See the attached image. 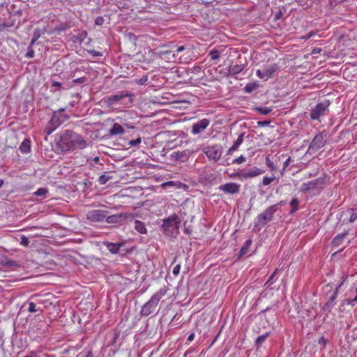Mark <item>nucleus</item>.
<instances>
[{
	"label": "nucleus",
	"instance_id": "nucleus-1",
	"mask_svg": "<svg viewBox=\"0 0 357 357\" xmlns=\"http://www.w3.org/2000/svg\"><path fill=\"white\" fill-rule=\"evenodd\" d=\"M166 294L167 290L165 288L160 289L147 302L143 305L140 311V314L143 317H147L153 313L159 301L165 296Z\"/></svg>",
	"mask_w": 357,
	"mask_h": 357
},
{
	"label": "nucleus",
	"instance_id": "nucleus-2",
	"mask_svg": "<svg viewBox=\"0 0 357 357\" xmlns=\"http://www.w3.org/2000/svg\"><path fill=\"white\" fill-rule=\"evenodd\" d=\"M64 110L65 109H60L58 112H54L45 128V132L47 135H50L59 126L69 119L68 114H61Z\"/></svg>",
	"mask_w": 357,
	"mask_h": 357
},
{
	"label": "nucleus",
	"instance_id": "nucleus-3",
	"mask_svg": "<svg viewBox=\"0 0 357 357\" xmlns=\"http://www.w3.org/2000/svg\"><path fill=\"white\" fill-rule=\"evenodd\" d=\"M76 133L67 130L61 135L59 142V146L63 151H69L75 149Z\"/></svg>",
	"mask_w": 357,
	"mask_h": 357
},
{
	"label": "nucleus",
	"instance_id": "nucleus-4",
	"mask_svg": "<svg viewBox=\"0 0 357 357\" xmlns=\"http://www.w3.org/2000/svg\"><path fill=\"white\" fill-rule=\"evenodd\" d=\"M264 171L257 167H253L249 169H243L230 175L231 178H238L240 180L248 179L256 177L263 174Z\"/></svg>",
	"mask_w": 357,
	"mask_h": 357
},
{
	"label": "nucleus",
	"instance_id": "nucleus-5",
	"mask_svg": "<svg viewBox=\"0 0 357 357\" xmlns=\"http://www.w3.org/2000/svg\"><path fill=\"white\" fill-rule=\"evenodd\" d=\"M327 134L322 132L317 135L312 139L307 149V153H313L325 146L326 142Z\"/></svg>",
	"mask_w": 357,
	"mask_h": 357
},
{
	"label": "nucleus",
	"instance_id": "nucleus-6",
	"mask_svg": "<svg viewBox=\"0 0 357 357\" xmlns=\"http://www.w3.org/2000/svg\"><path fill=\"white\" fill-rule=\"evenodd\" d=\"M330 102L325 100L321 102H319L311 111L310 117L313 120H317L321 116L328 114L329 109L328 107Z\"/></svg>",
	"mask_w": 357,
	"mask_h": 357
},
{
	"label": "nucleus",
	"instance_id": "nucleus-7",
	"mask_svg": "<svg viewBox=\"0 0 357 357\" xmlns=\"http://www.w3.org/2000/svg\"><path fill=\"white\" fill-rule=\"evenodd\" d=\"M324 184V179L322 178H318L314 180L310 181L307 183H303L301 188L300 191L301 192H314L319 191L323 188Z\"/></svg>",
	"mask_w": 357,
	"mask_h": 357
},
{
	"label": "nucleus",
	"instance_id": "nucleus-8",
	"mask_svg": "<svg viewBox=\"0 0 357 357\" xmlns=\"http://www.w3.org/2000/svg\"><path fill=\"white\" fill-rule=\"evenodd\" d=\"M278 70V65L275 63H271L264 66L263 70L258 69L256 71L257 76L264 80H267L273 77L274 74Z\"/></svg>",
	"mask_w": 357,
	"mask_h": 357
},
{
	"label": "nucleus",
	"instance_id": "nucleus-9",
	"mask_svg": "<svg viewBox=\"0 0 357 357\" xmlns=\"http://www.w3.org/2000/svg\"><path fill=\"white\" fill-rule=\"evenodd\" d=\"M179 223L180 220L178 217L176 213H174L163 220L162 227L165 231H168L177 229L178 228Z\"/></svg>",
	"mask_w": 357,
	"mask_h": 357
},
{
	"label": "nucleus",
	"instance_id": "nucleus-10",
	"mask_svg": "<svg viewBox=\"0 0 357 357\" xmlns=\"http://www.w3.org/2000/svg\"><path fill=\"white\" fill-rule=\"evenodd\" d=\"M277 210L278 205L270 206L263 213L257 216L258 222L262 225H266L272 219L273 214L277 211Z\"/></svg>",
	"mask_w": 357,
	"mask_h": 357
},
{
	"label": "nucleus",
	"instance_id": "nucleus-11",
	"mask_svg": "<svg viewBox=\"0 0 357 357\" xmlns=\"http://www.w3.org/2000/svg\"><path fill=\"white\" fill-rule=\"evenodd\" d=\"M126 97L130 98L129 102L130 103H132L133 94L130 91H119L117 93L108 97L107 103L111 106L116 104V102H120L121 100Z\"/></svg>",
	"mask_w": 357,
	"mask_h": 357
},
{
	"label": "nucleus",
	"instance_id": "nucleus-12",
	"mask_svg": "<svg viewBox=\"0 0 357 357\" xmlns=\"http://www.w3.org/2000/svg\"><path fill=\"white\" fill-rule=\"evenodd\" d=\"M203 152L208 159L214 161H218L222 155V151L218 145L206 146L203 149Z\"/></svg>",
	"mask_w": 357,
	"mask_h": 357
},
{
	"label": "nucleus",
	"instance_id": "nucleus-13",
	"mask_svg": "<svg viewBox=\"0 0 357 357\" xmlns=\"http://www.w3.org/2000/svg\"><path fill=\"white\" fill-rule=\"evenodd\" d=\"M108 214V212L104 210H92L87 213L86 218L91 222H102Z\"/></svg>",
	"mask_w": 357,
	"mask_h": 357
},
{
	"label": "nucleus",
	"instance_id": "nucleus-14",
	"mask_svg": "<svg viewBox=\"0 0 357 357\" xmlns=\"http://www.w3.org/2000/svg\"><path fill=\"white\" fill-rule=\"evenodd\" d=\"M185 50V47L183 45L181 46H174L171 50H163L160 51L158 54L160 57L165 56L167 59L170 60L172 59L175 58L176 54H178Z\"/></svg>",
	"mask_w": 357,
	"mask_h": 357
},
{
	"label": "nucleus",
	"instance_id": "nucleus-15",
	"mask_svg": "<svg viewBox=\"0 0 357 357\" xmlns=\"http://www.w3.org/2000/svg\"><path fill=\"white\" fill-rule=\"evenodd\" d=\"M219 190L224 192L226 194H237L240 192L241 185L236 183H227L219 187Z\"/></svg>",
	"mask_w": 357,
	"mask_h": 357
},
{
	"label": "nucleus",
	"instance_id": "nucleus-16",
	"mask_svg": "<svg viewBox=\"0 0 357 357\" xmlns=\"http://www.w3.org/2000/svg\"><path fill=\"white\" fill-rule=\"evenodd\" d=\"M210 124L208 119H202L198 122L194 123L192 126L191 132L193 135H197L203 132Z\"/></svg>",
	"mask_w": 357,
	"mask_h": 357
},
{
	"label": "nucleus",
	"instance_id": "nucleus-17",
	"mask_svg": "<svg viewBox=\"0 0 357 357\" xmlns=\"http://www.w3.org/2000/svg\"><path fill=\"white\" fill-rule=\"evenodd\" d=\"M104 245L109 250V251L112 254H116L119 252L120 248L123 245V243H114L112 242H105Z\"/></svg>",
	"mask_w": 357,
	"mask_h": 357
},
{
	"label": "nucleus",
	"instance_id": "nucleus-18",
	"mask_svg": "<svg viewBox=\"0 0 357 357\" xmlns=\"http://www.w3.org/2000/svg\"><path fill=\"white\" fill-rule=\"evenodd\" d=\"M87 33L85 31H79L71 37V40L75 43H82L86 38Z\"/></svg>",
	"mask_w": 357,
	"mask_h": 357
},
{
	"label": "nucleus",
	"instance_id": "nucleus-19",
	"mask_svg": "<svg viewBox=\"0 0 357 357\" xmlns=\"http://www.w3.org/2000/svg\"><path fill=\"white\" fill-rule=\"evenodd\" d=\"M243 136L244 133H242L238 135L237 139L234 142V144L231 146V147L228 150L227 154H233V153L238 149L239 146L243 143Z\"/></svg>",
	"mask_w": 357,
	"mask_h": 357
},
{
	"label": "nucleus",
	"instance_id": "nucleus-20",
	"mask_svg": "<svg viewBox=\"0 0 357 357\" xmlns=\"http://www.w3.org/2000/svg\"><path fill=\"white\" fill-rule=\"evenodd\" d=\"M109 133L112 135H123L125 133V130L119 123H115L109 130Z\"/></svg>",
	"mask_w": 357,
	"mask_h": 357
},
{
	"label": "nucleus",
	"instance_id": "nucleus-21",
	"mask_svg": "<svg viewBox=\"0 0 357 357\" xmlns=\"http://www.w3.org/2000/svg\"><path fill=\"white\" fill-rule=\"evenodd\" d=\"M348 234V231H344L342 234H337L332 241V245L334 247H337L342 245L345 236Z\"/></svg>",
	"mask_w": 357,
	"mask_h": 357
},
{
	"label": "nucleus",
	"instance_id": "nucleus-22",
	"mask_svg": "<svg viewBox=\"0 0 357 357\" xmlns=\"http://www.w3.org/2000/svg\"><path fill=\"white\" fill-rule=\"evenodd\" d=\"M124 218V215L123 214H116V215H107L106 222L107 223H119L123 218Z\"/></svg>",
	"mask_w": 357,
	"mask_h": 357
},
{
	"label": "nucleus",
	"instance_id": "nucleus-23",
	"mask_svg": "<svg viewBox=\"0 0 357 357\" xmlns=\"http://www.w3.org/2000/svg\"><path fill=\"white\" fill-rule=\"evenodd\" d=\"M244 66L242 64H236L229 67V74L235 75L243 71Z\"/></svg>",
	"mask_w": 357,
	"mask_h": 357
},
{
	"label": "nucleus",
	"instance_id": "nucleus-24",
	"mask_svg": "<svg viewBox=\"0 0 357 357\" xmlns=\"http://www.w3.org/2000/svg\"><path fill=\"white\" fill-rule=\"evenodd\" d=\"M135 229L142 234H145L147 232L145 224L140 220H135Z\"/></svg>",
	"mask_w": 357,
	"mask_h": 357
},
{
	"label": "nucleus",
	"instance_id": "nucleus-25",
	"mask_svg": "<svg viewBox=\"0 0 357 357\" xmlns=\"http://www.w3.org/2000/svg\"><path fill=\"white\" fill-rule=\"evenodd\" d=\"M31 141L25 139L20 146V150L22 153H27L30 151Z\"/></svg>",
	"mask_w": 357,
	"mask_h": 357
},
{
	"label": "nucleus",
	"instance_id": "nucleus-26",
	"mask_svg": "<svg viewBox=\"0 0 357 357\" xmlns=\"http://www.w3.org/2000/svg\"><path fill=\"white\" fill-rule=\"evenodd\" d=\"M338 289L337 288L333 292V295L330 296L329 300L325 304L324 308L333 307L335 304V301L337 297Z\"/></svg>",
	"mask_w": 357,
	"mask_h": 357
},
{
	"label": "nucleus",
	"instance_id": "nucleus-27",
	"mask_svg": "<svg viewBox=\"0 0 357 357\" xmlns=\"http://www.w3.org/2000/svg\"><path fill=\"white\" fill-rule=\"evenodd\" d=\"M75 140V149H84L86 147V141L80 136L76 134Z\"/></svg>",
	"mask_w": 357,
	"mask_h": 357
},
{
	"label": "nucleus",
	"instance_id": "nucleus-28",
	"mask_svg": "<svg viewBox=\"0 0 357 357\" xmlns=\"http://www.w3.org/2000/svg\"><path fill=\"white\" fill-rule=\"evenodd\" d=\"M112 178L113 176L111 175V173H105L99 176L98 182L100 184L104 185Z\"/></svg>",
	"mask_w": 357,
	"mask_h": 357
},
{
	"label": "nucleus",
	"instance_id": "nucleus-29",
	"mask_svg": "<svg viewBox=\"0 0 357 357\" xmlns=\"http://www.w3.org/2000/svg\"><path fill=\"white\" fill-rule=\"evenodd\" d=\"M259 86L257 82H252L246 84L244 88V90L246 93H250L253 91L256 90Z\"/></svg>",
	"mask_w": 357,
	"mask_h": 357
},
{
	"label": "nucleus",
	"instance_id": "nucleus-30",
	"mask_svg": "<svg viewBox=\"0 0 357 357\" xmlns=\"http://www.w3.org/2000/svg\"><path fill=\"white\" fill-rule=\"evenodd\" d=\"M24 357H49L48 354L42 351H31L29 355Z\"/></svg>",
	"mask_w": 357,
	"mask_h": 357
},
{
	"label": "nucleus",
	"instance_id": "nucleus-31",
	"mask_svg": "<svg viewBox=\"0 0 357 357\" xmlns=\"http://www.w3.org/2000/svg\"><path fill=\"white\" fill-rule=\"evenodd\" d=\"M299 200L298 198L294 197L290 202V206L291 208V213H294L298 209Z\"/></svg>",
	"mask_w": 357,
	"mask_h": 357
},
{
	"label": "nucleus",
	"instance_id": "nucleus-32",
	"mask_svg": "<svg viewBox=\"0 0 357 357\" xmlns=\"http://www.w3.org/2000/svg\"><path fill=\"white\" fill-rule=\"evenodd\" d=\"M251 243H252L251 240H247L245 241L244 245L240 250V252H239L240 257L243 256L248 252V250L251 245Z\"/></svg>",
	"mask_w": 357,
	"mask_h": 357
},
{
	"label": "nucleus",
	"instance_id": "nucleus-33",
	"mask_svg": "<svg viewBox=\"0 0 357 357\" xmlns=\"http://www.w3.org/2000/svg\"><path fill=\"white\" fill-rule=\"evenodd\" d=\"M269 335V333H266L260 336H259L256 340V344L257 347L261 346L266 340L268 336Z\"/></svg>",
	"mask_w": 357,
	"mask_h": 357
},
{
	"label": "nucleus",
	"instance_id": "nucleus-34",
	"mask_svg": "<svg viewBox=\"0 0 357 357\" xmlns=\"http://www.w3.org/2000/svg\"><path fill=\"white\" fill-rule=\"evenodd\" d=\"M349 213L350 214L349 222H354L357 219V209L356 208H350L349 210Z\"/></svg>",
	"mask_w": 357,
	"mask_h": 357
},
{
	"label": "nucleus",
	"instance_id": "nucleus-35",
	"mask_svg": "<svg viewBox=\"0 0 357 357\" xmlns=\"http://www.w3.org/2000/svg\"><path fill=\"white\" fill-rule=\"evenodd\" d=\"M266 165L271 172H274L276 170V166L274 165L273 162L270 159L269 157L266 158Z\"/></svg>",
	"mask_w": 357,
	"mask_h": 357
},
{
	"label": "nucleus",
	"instance_id": "nucleus-36",
	"mask_svg": "<svg viewBox=\"0 0 357 357\" xmlns=\"http://www.w3.org/2000/svg\"><path fill=\"white\" fill-rule=\"evenodd\" d=\"M28 305H29V307H28L27 310L29 312H36L40 310V307H36V305L32 301H29Z\"/></svg>",
	"mask_w": 357,
	"mask_h": 357
},
{
	"label": "nucleus",
	"instance_id": "nucleus-37",
	"mask_svg": "<svg viewBox=\"0 0 357 357\" xmlns=\"http://www.w3.org/2000/svg\"><path fill=\"white\" fill-rule=\"evenodd\" d=\"M208 55L211 60H215L220 58V52L217 50H212Z\"/></svg>",
	"mask_w": 357,
	"mask_h": 357
},
{
	"label": "nucleus",
	"instance_id": "nucleus-38",
	"mask_svg": "<svg viewBox=\"0 0 357 357\" xmlns=\"http://www.w3.org/2000/svg\"><path fill=\"white\" fill-rule=\"evenodd\" d=\"M47 190L46 188H40L39 189H38L36 192H35V195L36 196H42V197H45L46 195V194L47 193Z\"/></svg>",
	"mask_w": 357,
	"mask_h": 357
},
{
	"label": "nucleus",
	"instance_id": "nucleus-39",
	"mask_svg": "<svg viewBox=\"0 0 357 357\" xmlns=\"http://www.w3.org/2000/svg\"><path fill=\"white\" fill-rule=\"evenodd\" d=\"M148 79H149L148 75H144L140 79H136L135 80V82L139 85H144L146 83V82L148 81Z\"/></svg>",
	"mask_w": 357,
	"mask_h": 357
},
{
	"label": "nucleus",
	"instance_id": "nucleus-40",
	"mask_svg": "<svg viewBox=\"0 0 357 357\" xmlns=\"http://www.w3.org/2000/svg\"><path fill=\"white\" fill-rule=\"evenodd\" d=\"M275 179V177L274 176L272 177L264 176L262 180V183L264 185H268Z\"/></svg>",
	"mask_w": 357,
	"mask_h": 357
},
{
	"label": "nucleus",
	"instance_id": "nucleus-41",
	"mask_svg": "<svg viewBox=\"0 0 357 357\" xmlns=\"http://www.w3.org/2000/svg\"><path fill=\"white\" fill-rule=\"evenodd\" d=\"M257 110L261 114H268L271 113V112L272 111V109L269 107H258L257 108Z\"/></svg>",
	"mask_w": 357,
	"mask_h": 357
},
{
	"label": "nucleus",
	"instance_id": "nucleus-42",
	"mask_svg": "<svg viewBox=\"0 0 357 357\" xmlns=\"http://www.w3.org/2000/svg\"><path fill=\"white\" fill-rule=\"evenodd\" d=\"M246 160V158L243 155H241L240 156H238V158H235L234 160H233V164H238V165H240V164H242L243 162H245Z\"/></svg>",
	"mask_w": 357,
	"mask_h": 357
},
{
	"label": "nucleus",
	"instance_id": "nucleus-43",
	"mask_svg": "<svg viewBox=\"0 0 357 357\" xmlns=\"http://www.w3.org/2000/svg\"><path fill=\"white\" fill-rule=\"evenodd\" d=\"M20 244L24 246H28L29 244V239L25 236L21 237Z\"/></svg>",
	"mask_w": 357,
	"mask_h": 357
},
{
	"label": "nucleus",
	"instance_id": "nucleus-44",
	"mask_svg": "<svg viewBox=\"0 0 357 357\" xmlns=\"http://www.w3.org/2000/svg\"><path fill=\"white\" fill-rule=\"evenodd\" d=\"M34 56V51L31 47V45L29 47L28 52L26 54V57L28 59L33 58Z\"/></svg>",
	"mask_w": 357,
	"mask_h": 357
},
{
	"label": "nucleus",
	"instance_id": "nucleus-45",
	"mask_svg": "<svg viewBox=\"0 0 357 357\" xmlns=\"http://www.w3.org/2000/svg\"><path fill=\"white\" fill-rule=\"evenodd\" d=\"M180 271H181V265L180 264H176L172 269V273L175 275V276H177L179 273H180Z\"/></svg>",
	"mask_w": 357,
	"mask_h": 357
},
{
	"label": "nucleus",
	"instance_id": "nucleus-46",
	"mask_svg": "<svg viewBox=\"0 0 357 357\" xmlns=\"http://www.w3.org/2000/svg\"><path fill=\"white\" fill-rule=\"evenodd\" d=\"M318 343L323 347H325L328 343V340L324 336H322L318 340Z\"/></svg>",
	"mask_w": 357,
	"mask_h": 357
},
{
	"label": "nucleus",
	"instance_id": "nucleus-47",
	"mask_svg": "<svg viewBox=\"0 0 357 357\" xmlns=\"http://www.w3.org/2000/svg\"><path fill=\"white\" fill-rule=\"evenodd\" d=\"M140 143H141V138L140 137H138L137 139H136L135 140H131V141L129 142V144L130 146H137Z\"/></svg>",
	"mask_w": 357,
	"mask_h": 357
},
{
	"label": "nucleus",
	"instance_id": "nucleus-48",
	"mask_svg": "<svg viewBox=\"0 0 357 357\" xmlns=\"http://www.w3.org/2000/svg\"><path fill=\"white\" fill-rule=\"evenodd\" d=\"M291 162V158L290 156H289L283 163L282 171H284L288 167V166L289 165Z\"/></svg>",
	"mask_w": 357,
	"mask_h": 357
},
{
	"label": "nucleus",
	"instance_id": "nucleus-49",
	"mask_svg": "<svg viewBox=\"0 0 357 357\" xmlns=\"http://www.w3.org/2000/svg\"><path fill=\"white\" fill-rule=\"evenodd\" d=\"M103 22H104V19L102 17H98L95 20V23L97 25H102L103 24Z\"/></svg>",
	"mask_w": 357,
	"mask_h": 357
},
{
	"label": "nucleus",
	"instance_id": "nucleus-50",
	"mask_svg": "<svg viewBox=\"0 0 357 357\" xmlns=\"http://www.w3.org/2000/svg\"><path fill=\"white\" fill-rule=\"evenodd\" d=\"M269 121H259L258 125L261 126H265L269 124Z\"/></svg>",
	"mask_w": 357,
	"mask_h": 357
},
{
	"label": "nucleus",
	"instance_id": "nucleus-51",
	"mask_svg": "<svg viewBox=\"0 0 357 357\" xmlns=\"http://www.w3.org/2000/svg\"><path fill=\"white\" fill-rule=\"evenodd\" d=\"M52 86H56V87H61V83L59 82H57V81H53L52 82Z\"/></svg>",
	"mask_w": 357,
	"mask_h": 357
},
{
	"label": "nucleus",
	"instance_id": "nucleus-52",
	"mask_svg": "<svg viewBox=\"0 0 357 357\" xmlns=\"http://www.w3.org/2000/svg\"><path fill=\"white\" fill-rule=\"evenodd\" d=\"M194 339H195V334H194V333H191V334L188 337L187 341H188V342H192Z\"/></svg>",
	"mask_w": 357,
	"mask_h": 357
},
{
	"label": "nucleus",
	"instance_id": "nucleus-53",
	"mask_svg": "<svg viewBox=\"0 0 357 357\" xmlns=\"http://www.w3.org/2000/svg\"><path fill=\"white\" fill-rule=\"evenodd\" d=\"M38 37L39 36L34 35V36L31 39V45H33L35 43V42L38 40Z\"/></svg>",
	"mask_w": 357,
	"mask_h": 357
},
{
	"label": "nucleus",
	"instance_id": "nucleus-54",
	"mask_svg": "<svg viewBox=\"0 0 357 357\" xmlns=\"http://www.w3.org/2000/svg\"><path fill=\"white\" fill-rule=\"evenodd\" d=\"M93 56H102V54L100 52H98V51H93L91 52Z\"/></svg>",
	"mask_w": 357,
	"mask_h": 357
},
{
	"label": "nucleus",
	"instance_id": "nucleus-55",
	"mask_svg": "<svg viewBox=\"0 0 357 357\" xmlns=\"http://www.w3.org/2000/svg\"><path fill=\"white\" fill-rule=\"evenodd\" d=\"M278 272V269H276L274 273L271 275L269 280H268V282L271 281V280H273L275 276L276 275V273Z\"/></svg>",
	"mask_w": 357,
	"mask_h": 357
},
{
	"label": "nucleus",
	"instance_id": "nucleus-56",
	"mask_svg": "<svg viewBox=\"0 0 357 357\" xmlns=\"http://www.w3.org/2000/svg\"><path fill=\"white\" fill-rule=\"evenodd\" d=\"M321 50L320 48H314L312 51V54H318L320 53Z\"/></svg>",
	"mask_w": 357,
	"mask_h": 357
},
{
	"label": "nucleus",
	"instance_id": "nucleus-57",
	"mask_svg": "<svg viewBox=\"0 0 357 357\" xmlns=\"http://www.w3.org/2000/svg\"><path fill=\"white\" fill-rule=\"evenodd\" d=\"M317 33V31H310L309 33H307V34L309 35L310 38H311L312 37L316 36Z\"/></svg>",
	"mask_w": 357,
	"mask_h": 357
},
{
	"label": "nucleus",
	"instance_id": "nucleus-58",
	"mask_svg": "<svg viewBox=\"0 0 357 357\" xmlns=\"http://www.w3.org/2000/svg\"><path fill=\"white\" fill-rule=\"evenodd\" d=\"M123 126H125L126 128H130V129H134L135 128L134 126H132L131 124H129V123H123Z\"/></svg>",
	"mask_w": 357,
	"mask_h": 357
},
{
	"label": "nucleus",
	"instance_id": "nucleus-59",
	"mask_svg": "<svg viewBox=\"0 0 357 357\" xmlns=\"http://www.w3.org/2000/svg\"><path fill=\"white\" fill-rule=\"evenodd\" d=\"M301 38L305 40H307L310 39V37H309V35L307 33L305 36H302Z\"/></svg>",
	"mask_w": 357,
	"mask_h": 357
},
{
	"label": "nucleus",
	"instance_id": "nucleus-60",
	"mask_svg": "<svg viewBox=\"0 0 357 357\" xmlns=\"http://www.w3.org/2000/svg\"><path fill=\"white\" fill-rule=\"evenodd\" d=\"M173 181H168L163 184V185H173Z\"/></svg>",
	"mask_w": 357,
	"mask_h": 357
},
{
	"label": "nucleus",
	"instance_id": "nucleus-61",
	"mask_svg": "<svg viewBox=\"0 0 357 357\" xmlns=\"http://www.w3.org/2000/svg\"><path fill=\"white\" fill-rule=\"evenodd\" d=\"M84 357H93V354L89 351Z\"/></svg>",
	"mask_w": 357,
	"mask_h": 357
},
{
	"label": "nucleus",
	"instance_id": "nucleus-62",
	"mask_svg": "<svg viewBox=\"0 0 357 357\" xmlns=\"http://www.w3.org/2000/svg\"><path fill=\"white\" fill-rule=\"evenodd\" d=\"M5 25L4 24H0V31H3V29L5 28Z\"/></svg>",
	"mask_w": 357,
	"mask_h": 357
},
{
	"label": "nucleus",
	"instance_id": "nucleus-63",
	"mask_svg": "<svg viewBox=\"0 0 357 357\" xmlns=\"http://www.w3.org/2000/svg\"><path fill=\"white\" fill-rule=\"evenodd\" d=\"M3 184V181L0 180V188L2 187Z\"/></svg>",
	"mask_w": 357,
	"mask_h": 357
},
{
	"label": "nucleus",
	"instance_id": "nucleus-64",
	"mask_svg": "<svg viewBox=\"0 0 357 357\" xmlns=\"http://www.w3.org/2000/svg\"><path fill=\"white\" fill-rule=\"evenodd\" d=\"M284 204V202L282 201L280 202L278 204H277L276 205H282Z\"/></svg>",
	"mask_w": 357,
	"mask_h": 357
}]
</instances>
